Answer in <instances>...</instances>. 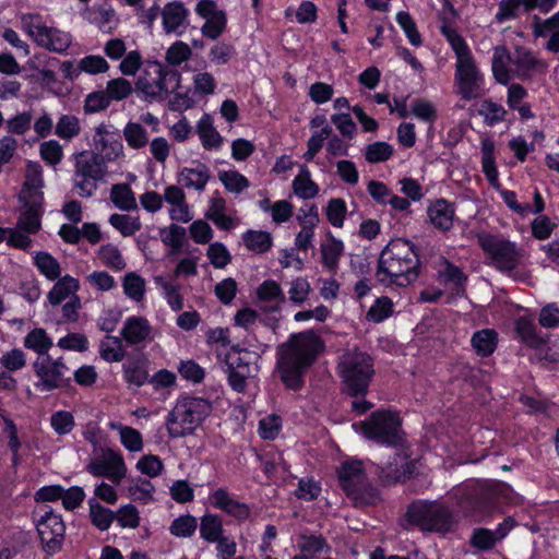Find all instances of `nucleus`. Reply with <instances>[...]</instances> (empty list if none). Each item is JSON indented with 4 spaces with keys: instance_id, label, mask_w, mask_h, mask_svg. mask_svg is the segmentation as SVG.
<instances>
[{
    "instance_id": "57",
    "label": "nucleus",
    "mask_w": 559,
    "mask_h": 559,
    "mask_svg": "<svg viewBox=\"0 0 559 559\" xmlns=\"http://www.w3.org/2000/svg\"><path fill=\"white\" fill-rule=\"evenodd\" d=\"M396 22L404 31L406 37L413 46L421 45V36L417 31L416 23L411 14L406 11H401L396 14Z\"/></svg>"
},
{
    "instance_id": "36",
    "label": "nucleus",
    "mask_w": 559,
    "mask_h": 559,
    "mask_svg": "<svg viewBox=\"0 0 559 559\" xmlns=\"http://www.w3.org/2000/svg\"><path fill=\"white\" fill-rule=\"evenodd\" d=\"M438 274L439 278L443 283H449L453 285L452 289L455 292L456 295H460L464 292V286L467 277L460 267L455 266L449 261H444Z\"/></svg>"
},
{
    "instance_id": "43",
    "label": "nucleus",
    "mask_w": 559,
    "mask_h": 559,
    "mask_svg": "<svg viewBox=\"0 0 559 559\" xmlns=\"http://www.w3.org/2000/svg\"><path fill=\"white\" fill-rule=\"evenodd\" d=\"M81 132V123L74 115H61L55 127V134L66 141L78 136Z\"/></svg>"
},
{
    "instance_id": "15",
    "label": "nucleus",
    "mask_w": 559,
    "mask_h": 559,
    "mask_svg": "<svg viewBox=\"0 0 559 559\" xmlns=\"http://www.w3.org/2000/svg\"><path fill=\"white\" fill-rule=\"evenodd\" d=\"M92 142L94 147L92 152L102 156L106 163L115 162L123 156V145L119 133L112 131L106 123L95 127Z\"/></svg>"
},
{
    "instance_id": "60",
    "label": "nucleus",
    "mask_w": 559,
    "mask_h": 559,
    "mask_svg": "<svg viewBox=\"0 0 559 559\" xmlns=\"http://www.w3.org/2000/svg\"><path fill=\"white\" fill-rule=\"evenodd\" d=\"M310 292L309 282L304 277H297L290 282L288 297L295 305H301L308 299Z\"/></svg>"
},
{
    "instance_id": "53",
    "label": "nucleus",
    "mask_w": 559,
    "mask_h": 559,
    "mask_svg": "<svg viewBox=\"0 0 559 559\" xmlns=\"http://www.w3.org/2000/svg\"><path fill=\"white\" fill-rule=\"evenodd\" d=\"M98 257L105 265L112 270L122 271L126 267V262L120 250L111 243L102 246L98 251Z\"/></svg>"
},
{
    "instance_id": "28",
    "label": "nucleus",
    "mask_w": 559,
    "mask_h": 559,
    "mask_svg": "<svg viewBox=\"0 0 559 559\" xmlns=\"http://www.w3.org/2000/svg\"><path fill=\"white\" fill-rule=\"evenodd\" d=\"M197 132L205 150H217L223 144V138L213 126L212 117L203 115L197 124Z\"/></svg>"
},
{
    "instance_id": "17",
    "label": "nucleus",
    "mask_w": 559,
    "mask_h": 559,
    "mask_svg": "<svg viewBox=\"0 0 559 559\" xmlns=\"http://www.w3.org/2000/svg\"><path fill=\"white\" fill-rule=\"evenodd\" d=\"M211 506L225 512L227 515L243 522L250 516L248 504L235 499L225 488H217L209 496Z\"/></svg>"
},
{
    "instance_id": "21",
    "label": "nucleus",
    "mask_w": 559,
    "mask_h": 559,
    "mask_svg": "<svg viewBox=\"0 0 559 559\" xmlns=\"http://www.w3.org/2000/svg\"><path fill=\"white\" fill-rule=\"evenodd\" d=\"M211 178L210 168L199 162H193L191 166L183 167L177 175L178 183L187 189L203 191Z\"/></svg>"
},
{
    "instance_id": "30",
    "label": "nucleus",
    "mask_w": 559,
    "mask_h": 559,
    "mask_svg": "<svg viewBox=\"0 0 559 559\" xmlns=\"http://www.w3.org/2000/svg\"><path fill=\"white\" fill-rule=\"evenodd\" d=\"M110 201L121 211L138 209L135 195L128 183H117L110 189Z\"/></svg>"
},
{
    "instance_id": "44",
    "label": "nucleus",
    "mask_w": 559,
    "mask_h": 559,
    "mask_svg": "<svg viewBox=\"0 0 559 559\" xmlns=\"http://www.w3.org/2000/svg\"><path fill=\"white\" fill-rule=\"evenodd\" d=\"M88 506L92 524L100 531H107L115 520V513L95 499H90Z\"/></svg>"
},
{
    "instance_id": "31",
    "label": "nucleus",
    "mask_w": 559,
    "mask_h": 559,
    "mask_svg": "<svg viewBox=\"0 0 559 559\" xmlns=\"http://www.w3.org/2000/svg\"><path fill=\"white\" fill-rule=\"evenodd\" d=\"M344 246L341 240L330 237L321 245V260L324 267L335 273L340 258L343 254Z\"/></svg>"
},
{
    "instance_id": "6",
    "label": "nucleus",
    "mask_w": 559,
    "mask_h": 559,
    "mask_svg": "<svg viewBox=\"0 0 559 559\" xmlns=\"http://www.w3.org/2000/svg\"><path fill=\"white\" fill-rule=\"evenodd\" d=\"M340 371L350 395H365L374 373L371 357L359 350H350L342 356Z\"/></svg>"
},
{
    "instance_id": "19",
    "label": "nucleus",
    "mask_w": 559,
    "mask_h": 559,
    "mask_svg": "<svg viewBox=\"0 0 559 559\" xmlns=\"http://www.w3.org/2000/svg\"><path fill=\"white\" fill-rule=\"evenodd\" d=\"M153 328L144 317H129L121 329V336L130 346L144 344L152 338Z\"/></svg>"
},
{
    "instance_id": "46",
    "label": "nucleus",
    "mask_w": 559,
    "mask_h": 559,
    "mask_svg": "<svg viewBox=\"0 0 559 559\" xmlns=\"http://www.w3.org/2000/svg\"><path fill=\"white\" fill-rule=\"evenodd\" d=\"M99 353L106 361H121L124 357L122 341L117 336H106L99 345Z\"/></svg>"
},
{
    "instance_id": "48",
    "label": "nucleus",
    "mask_w": 559,
    "mask_h": 559,
    "mask_svg": "<svg viewBox=\"0 0 559 559\" xmlns=\"http://www.w3.org/2000/svg\"><path fill=\"white\" fill-rule=\"evenodd\" d=\"M155 283L162 288L167 304L174 311H179L183 308V298L180 294L179 285L165 281L162 277H156Z\"/></svg>"
},
{
    "instance_id": "4",
    "label": "nucleus",
    "mask_w": 559,
    "mask_h": 559,
    "mask_svg": "<svg viewBox=\"0 0 559 559\" xmlns=\"http://www.w3.org/2000/svg\"><path fill=\"white\" fill-rule=\"evenodd\" d=\"M211 403L202 397H182L167 418V431L171 438L192 433L211 413Z\"/></svg>"
},
{
    "instance_id": "55",
    "label": "nucleus",
    "mask_w": 559,
    "mask_h": 559,
    "mask_svg": "<svg viewBox=\"0 0 559 559\" xmlns=\"http://www.w3.org/2000/svg\"><path fill=\"white\" fill-rule=\"evenodd\" d=\"M105 92L109 103L120 102L132 93V85L128 80L117 78L108 81Z\"/></svg>"
},
{
    "instance_id": "25",
    "label": "nucleus",
    "mask_w": 559,
    "mask_h": 559,
    "mask_svg": "<svg viewBox=\"0 0 559 559\" xmlns=\"http://www.w3.org/2000/svg\"><path fill=\"white\" fill-rule=\"evenodd\" d=\"M80 289V282L75 277L67 274L57 278L56 284L49 290L47 299L51 306H58L62 301L72 296H78L76 292Z\"/></svg>"
},
{
    "instance_id": "50",
    "label": "nucleus",
    "mask_w": 559,
    "mask_h": 559,
    "mask_svg": "<svg viewBox=\"0 0 559 559\" xmlns=\"http://www.w3.org/2000/svg\"><path fill=\"white\" fill-rule=\"evenodd\" d=\"M393 146L386 142H374L366 146L365 159L370 164L383 163L393 155Z\"/></svg>"
},
{
    "instance_id": "34",
    "label": "nucleus",
    "mask_w": 559,
    "mask_h": 559,
    "mask_svg": "<svg viewBox=\"0 0 559 559\" xmlns=\"http://www.w3.org/2000/svg\"><path fill=\"white\" fill-rule=\"evenodd\" d=\"M294 192L301 199H312L319 192L318 185L311 180L307 166H301L299 174L293 180Z\"/></svg>"
},
{
    "instance_id": "24",
    "label": "nucleus",
    "mask_w": 559,
    "mask_h": 559,
    "mask_svg": "<svg viewBox=\"0 0 559 559\" xmlns=\"http://www.w3.org/2000/svg\"><path fill=\"white\" fill-rule=\"evenodd\" d=\"M23 209L17 218L16 227L22 228L27 234H37L41 228V216L44 213L43 201L36 202L21 200Z\"/></svg>"
},
{
    "instance_id": "35",
    "label": "nucleus",
    "mask_w": 559,
    "mask_h": 559,
    "mask_svg": "<svg viewBox=\"0 0 559 559\" xmlns=\"http://www.w3.org/2000/svg\"><path fill=\"white\" fill-rule=\"evenodd\" d=\"M34 264L39 273L48 281H56L61 276V266L57 259L45 251L36 252L34 255Z\"/></svg>"
},
{
    "instance_id": "3",
    "label": "nucleus",
    "mask_w": 559,
    "mask_h": 559,
    "mask_svg": "<svg viewBox=\"0 0 559 559\" xmlns=\"http://www.w3.org/2000/svg\"><path fill=\"white\" fill-rule=\"evenodd\" d=\"M341 488L356 507L374 506L381 498L368 480L361 461H345L337 469Z\"/></svg>"
},
{
    "instance_id": "23",
    "label": "nucleus",
    "mask_w": 559,
    "mask_h": 559,
    "mask_svg": "<svg viewBox=\"0 0 559 559\" xmlns=\"http://www.w3.org/2000/svg\"><path fill=\"white\" fill-rule=\"evenodd\" d=\"M164 31L167 34L181 35L187 27L188 10L181 2L167 3L162 12Z\"/></svg>"
},
{
    "instance_id": "16",
    "label": "nucleus",
    "mask_w": 559,
    "mask_h": 559,
    "mask_svg": "<svg viewBox=\"0 0 559 559\" xmlns=\"http://www.w3.org/2000/svg\"><path fill=\"white\" fill-rule=\"evenodd\" d=\"M197 13L205 20L201 27L204 37L217 39L226 29L227 17L223 10H218L213 0H201L195 8Z\"/></svg>"
},
{
    "instance_id": "9",
    "label": "nucleus",
    "mask_w": 559,
    "mask_h": 559,
    "mask_svg": "<svg viewBox=\"0 0 559 559\" xmlns=\"http://www.w3.org/2000/svg\"><path fill=\"white\" fill-rule=\"evenodd\" d=\"M478 243L490 260V264L503 273H510L518 267L523 251L515 243L500 236L481 234Z\"/></svg>"
},
{
    "instance_id": "7",
    "label": "nucleus",
    "mask_w": 559,
    "mask_h": 559,
    "mask_svg": "<svg viewBox=\"0 0 559 559\" xmlns=\"http://www.w3.org/2000/svg\"><path fill=\"white\" fill-rule=\"evenodd\" d=\"M406 518L424 531L448 532L454 518L448 507L438 501H415L407 508Z\"/></svg>"
},
{
    "instance_id": "33",
    "label": "nucleus",
    "mask_w": 559,
    "mask_h": 559,
    "mask_svg": "<svg viewBox=\"0 0 559 559\" xmlns=\"http://www.w3.org/2000/svg\"><path fill=\"white\" fill-rule=\"evenodd\" d=\"M223 521L219 515L205 513L200 521V536L207 543H214L224 534Z\"/></svg>"
},
{
    "instance_id": "8",
    "label": "nucleus",
    "mask_w": 559,
    "mask_h": 559,
    "mask_svg": "<svg viewBox=\"0 0 559 559\" xmlns=\"http://www.w3.org/2000/svg\"><path fill=\"white\" fill-rule=\"evenodd\" d=\"M21 23L24 32H26L38 46L50 51L63 53L72 43V37L69 33L57 27L45 25L39 14H23L21 16Z\"/></svg>"
},
{
    "instance_id": "51",
    "label": "nucleus",
    "mask_w": 559,
    "mask_h": 559,
    "mask_svg": "<svg viewBox=\"0 0 559 559\" xmlns=\"http://www.w3.org/2000/svg\"><path fill=\"white\" fill-rule=\"evenodd\" d=\"M258 298L261 301L283 304L286 298L281 285L272 280L264 281L257 290Z\"/></svg>"
},
{
    "instance_id": "59",
    "label": "nucleus",
    "mask_w": 559,
    "mask_h": 559,
    "mask_svg": "<svg viewBox=\"0 0 559 559\" xmlns=\"http://www.w3.org/2000/svg\"><path fill=\"white\" fill-rule=\"evenodd\" d=\"M479 115L484 117L488 126H493L504 120L507 111L501 105L491 100H485L480 105Z\"/></svg>"
},
{
    "instance_id": "10",
    "label": "nucleus",
    "mask_w": 559,
    "mask_h": 559,
    "mask_svg": "<svg viewBox=\"0 0 559 559\" xmlns=\"http://www.w3.org/2000/svg\"><path fill=\"white\" fill-rule=\"evenodd\" d=\"M400 417L389 411H377L359 424L360 432L377 443L397 445L402 441Z\"/></svg>"
},
{
    "instance_id": "18",
    "label": "nucleus",
    "mask_w": 559,
    "mask_h": 559,
    "mask_svg": "<svg viewBox=\"0 0 559 559\" xmlns=\"http://www.w3.org/2000/svg\"><path fill=\"white\" fill-rule=\"evenodd\" d=\"M512 78L521 80L530 79L534 73H543L547 63L537 59L533 52L524 47H516L512 56Z\"/></svg>"
},
{
    "instance_id": "45",
    "label": "nucleus",
    "mask_w": 559,
    "mask_h": 559,
    "mask_svg": "<svg viewBox=\"0 0 559 559\" xmlns=\"http://www.w3.org/2000/svg\"><path fill=\"white\" fill-rule=\"evenodd\" d=\"M109 223L124 237L133 236L142 228L139 217H133L127 214L115 213L110 215Z\"/></svg>"
},
{
    "instance_id": "26",
    "label": "nucleus",
    "mask_w": 559,
    "mask_h": 559,
    "mask_svg": "<svg viewBox=\"0 0 559 559\" xmlns=\"http://www.w3.org/2000/svg\"><path fill=\"white\" fill-rule=\"evenodd\" d=\"M512 56L504 46L493 48L491 70L496 81L502 85H507L512 79Z\"/></svg>"
},
{
    "instance_id": "27",
    "label": "nucleus",
    "mask_w": 559,
    "mask_h": 559,
    "mask_svg": "<svg viewBox=\"0 0 559 559\" xmlns=\"http://www.w3.org/2000/svg\"><path fill=\"white\" fill-rule=\"evenodd\" d=\"M428 216L436 228L449 230L453 225L454 209L448 201L437 200L428 207Z\"/></svg>"
},
{
    "instance_id": "22",
    "label": "nucleus",
    "mask_w": 559,
    "mask_h": 559,
    "mask_svg": "<svg viewBox=\"0 0 559 559\" xmlns=\"http://www.w3.org/2000/svg\"><path fill=\"white\" fill-rule=\"evenodd\" d=\"M106 164L98 154L83 151L75 155L74 171L88 178L102 180L107 173Z\"/></svg>"
},
{
    "instance_id": "14",
    "label": "nucleus",
    "mask_w": 559,
    "mask_h": 559,
    "mask_svg": "<svg viewBox=\"0 0 559 559\" xmlns=\"http://www.w3.org/2000/svg\"><path fill=\"white\" fill-rule=\"evenodd\" d=\"M96 477H107L115 484H120L127 475V466L120 453L107 449L100 457L93 460L86 467Z\"/></svg>"
},
{
    "instance_id": "52",
    "label": "nucleus",
    "mask_w": 559,
    "mask_h": 559,
    "mask_svg": "<svg viewBox=\"0 0 559 559\" xmlns=\"http://www.w3.org/2000/svg\"><path fill=\"white\" fill-rule=\"evenodd\" d=\"M197 527V518L190 514H186L173 521L169 527V532L176 537L188 538L194 534Z\"/></svg>"
},
{
    "instance_id": "2",
    "label": "nucleus",
    "mask_w": 559,
    "mask_h": 559,
    "mask_svg": "<svg viewBox=\"0 0 559 559\" xmlns=\"http://www.w3.org/2000/svg\"><path fill=\"white\" fill-rule=\"evenodd\" d=\"M420 261L414 246L402 238L391 240L381 251L376 277L384 286L406 287L419 276Z\"/></svg>"
},
{
    "instance_id": "61",
    "label": "nucleus",
    "mask_w": 559,
    "mask_h": 559,
    "mask_svg": "<svg viewBox=\"0 0 559 559\" xmlns=\"http://www.w3.org/2000/svg\"><path fill=\"white\" fill-rule=\"evenodd\" d=\"M155 487L147 479H138L129 487L130 496L138 501L148 503L153 500Z\"/></svg>"
},
{
    "instance_id": "29",
    "label": "nucleus",
    "mask_w": 559,
    "mask_h": 559,
    "mask_svg": "<svg viewBox=\"0 0 559 559\" xmlns=\"http://www.w3.org/2000/svg\"><path fill=\"white\" fill-rule=\"evenodd\" d=\"M300 552L308 559H318L329 555L331 547L321 535H301L298 544Z\"/></svg>"
},
{
    "instance_id": "47",
    "label": "nucleus",
    "mask_w": 559,
    "mask_h": 559,
    "mask_svg": "<svg viewBox=\"0 0 559 559\" xmlns=\"http://www.w3.org/2000/svg\"><path fill=\"white\" fill-rule=\"evenodd\" d=\"M123 136L128 145L134 150L144 147L148 143L145 128L136 122H128L123 129Z\"/></svg>"
},
{
    "instance_id": "63",
    "label": "nucleus",
    "mask_w": 559,
    "mask_h": 559,
    "mask_svg": "<svg viewBox=\"0 0 559 559\" xmlns=\"http://www.w3.org/2000/svg\"><path fill=\"white\" fill-rule=\"evenodd\" d=\"M206 254L211 264L216 269H224L231 260L229 251L222 242L211 243Z\"/></svg>"
},
{
    "instance_id": "20",
    "label": "nucleus",
    "mask_w": 559,
    "mask_h": 559,
    "mask_svg": "<svg viewBox=\"0 0 559 559\" xmlns=\"http://www.w3.org/2000/svg\"><path fill=\"white\" fill-rule=\"evenodd\" d=\"M43 168L37 162H27L25 181L20 193V200L44 201Z\"/></svg>"
},
{
    "instance_id": "54",
    "label": "nucleus",
    "mask_w": 559,
    "mask_h": 559,
    "mask_svg": "<svg viewBox=\"0 0 559 559\" xmlns=\"http://www.w3.org/2000/svg\"><path fill=\"white\" fill-rule=\"evenodd\" d=\"M331 122L335 126L340 135L352 141L357 133V126L349 112H336L331 116Z\"/></svg>"
},
{
    "instance_id": "58",
    "label": "nucleus",
    "mask_w": 559,
    "mask_h": 559,
    "mask_svg": "<svg viewBox=\"0 0 559 559\" xmlns=\"http://www.w3.org/2000/svg\"><path fill=\"white\" fill-rule=\"evenodd\" d=\"M393 302L389 297H380L369 308L366 318L379 323L392 314Z\"/></svg>"
},
{
    "instance_id": "12",
    "label": "nucleus",
    "mask_w": 559,
    "mask_h": 559,
    "mask_svg": "<svg viewBox=\"0 0 559 559\" xmlns=\"http://www.w3.org/2000/svg\"><path fill=\"white\" fill-rule=\"evenodd\" d=\"M34 371L39 379L35 384L41 391H52L70 381L69 368L59 359H52L50 356L38 358L34 362Z\"/></svg>"
},
{
    "instance_id": "13",
    "label": "nucleus",
    "mask_w": 559,
    "mask_h": 559,
    "mask_svg": "<svg viewBox=\"0 0 559 559\" xmlns=\"http://www.w3.org/2000/svg\"><path fill=\"white\" fill-rule=\"evenodd\" d=\"M36 527L46 554L52 555L61 549L66 533L61 515L47 510L37 521Z\"/></svg>"
},
{
    "instance_id": "49",
    "label": "nucleus",
    "mask_w": 559,
    "mask_h": 559,
    "mask_svg": "<svg viewBox=\"0 0 559 559\" xmlns=\"http://www.w3.org/2000/svg\"><path fill=\"white\" fill-rule=\"evenodd\" d=\"M218 179L225 189L231 193H241L249 188V180L236 170L219 171Z\"/></svg>"
},
{
    "instance_id": "39",
    "label": "nucleus",
    "mask_w": 559,
    "mask_h": 559,
    "mask_svg": "<svg viewBox=\"0 0 559 559\" xmlns=\"http://www.w3.org/2000/svg\"><path fill=\"white\" fill-rule=\"evenodd\" d=\"M109 427L119 432L120 441L127 450L139 452L143 449L142 436L136 429L119 423H110Z\"/></svg>"
},
{
    "instance_id": "41",
    "label": "nucleus",
    "mask_w": 559,
    "mask_h": 559,
    "mask_svg": "<svg viewBox=\"0 0 559 559\" xmlns=\"http://www.w3.org/2000/svg\"><path fill=\"white\" fill-rule=\"evenodd\" d=\"M472 345L478 355L490 356L497 346V333L489 329L478 331L472 337Z\"/></svg>"
},
{
    "instance_id": "42",
    "label": "nucleus",
    "mask_w": 559,
    "mask_h": 559,
    "mask_svg": "<svg viewBox=\"0 0 559 559\" xmlns=\"http://www.w3.org/2000/svg\"><path fill=\"white\" fill-rule=\"evenodd\" d=\"M246 247L255 253H264L272 247L273 239L270 233L262 230H248L242 236Z\"/></svg>"
},
{
    "instance_id": "38",
    "label": "nucleus",
    "mask_w": 559,
    "mask_h": 559,
    "mask_svg": "<svg viewBox=\"0 0 559 559\" xmlns=\"http://www.w3.org/2000/svg\"><path fill=\"white\" fill-rule=\"evenodd\" d=\"M145 287V280L135 272H129L122 278L124 295L135 302H141L144 299Z\"/></svg>"
},
{
    "instance_id": "5",
    "label": "nucleus",
    "mask_w": 559,
    "mask_h": 559,
    "mask_svg": "<svg viewBox=\"0 0 559 559\" xmlns=\"http://www.w3.org/2000/svg\"><path fill=\"white\" fill-rule=\"evenodd\" d=\"M181 74L177 70H167L158 62H148L141 71L135 91L147 102L164 100L180 84Z\"/></svg>"
},
{
    "instance_id": "64",
    "label": "nucleus",
    "mask_w": 559,
    "mask_h": 559,
    "mask_svg": "<svg viewBox=\"0 0 559 559\" xmlns=\"http://www.w3.org/2000/svg\"><path fill=\"white\" fill-rule=\"evenodd\" d=\"M123 377L129 384L142 386L147 380V372L138 361H131L123 366Z\"/></svg>"
},
{
    "instance_id": "1",
    "label": "nucleus",
    "mask_w": 559,
    "mask_h": 559,
    "mask_svg": "<svg viewBox=\"0 0 559 559\" xmlns=\"http://www.w3.org/2000/svg\"><path fill=\"white\" fill-rule=\"evenodd\" d=\"M323 348V341L311 330L290 335L277 347V370L288 389L299 390L302 386L305 371Z\"/></svg>"
},
{
    "instance_id": "11",
    "label": "nucleus",
    "mask_w": 559,
    "mask_h": 559,
    "mask_svg": "<svg viewBox=\"0 0 559 559\" xmlns=\"http://www.w3.org/2000/svg\"><path fill=\"white\" fill-rule=\"evenodd\" d=\"M456 93L464 100H472L484 95V75L474 57L455 63Z\"/></svg>"
},
{
    "instance_id": "40",
    "label": "nucleus",
    "mask_w": 559,
    "mask_h": 559,
    "mask_svg": "<svg viewBox=\"0 0 559 559\" xmlns=\"http://www.w3.org/2000/svg\"><path fill=\"white\" fill-rule=\"evenodd\" d=\"M250 358V352L233 347L225 356V365L227 370L252 373L255 368L251 365Z\"/></svg>"
},
{
    "instance_id": "37",
    "label": "nucleus",
    "mask_w": 559,
    "mask_h": 559,
    "mask_svg": "<svg viewBox=\"0 0 559 559\" xmlns=\"http://www.w3.org/2000/svg\"><path fill=\"white\" fill-rule=\"evenodd\" d=\"M52 345L51 337L47 334L46 330L41 328L32 330L24 338V346L40 356L46 355Z\"/></svg>"
},
{
    "instance_id": "56",
    "label": "nucleus",
    "mask_w": 559,
    "mask_h": 559,
    "mask_svg": "<svg viewBox=\"0 0 559 559\" xmlns=\"http://www.w3.org/2000/svg\"><path fill=\"white\" fill-rule=\"evenodd\" d=\"M50 426L57 435L64 436L73 430L75 420L70 412L58 411L50 416Z\"/></svg>"
},
{
    "instance_id": "32",
    "label": "nucleus",
    "mask_w": 559,
    "mask_h": 559,
    "mask_svg": "<svg viewBox=\"0 0 559 559\" xmlns=\"http://www.w3.org/2000/svg\"><path fill=\"white\" fill-rule=\"evenodd\" d=\"M82 15L90 23L95 24L98 28L105 29L116 16L114 8L109 4L86 7Z\"/></svg>"
},
{
    "instance_id": "62",
    "label": "nucleus",
    "mask_w": 559,
    "mask_h": 559,
    "mask_svg": "<svg viewBox=\"0 0 559 559\" xmlns=\"http://www.w3.org/2000/svg\"><path fill=\"white\" fill-rule=\"evenodd\" d=\"M78 68L80 71L95 75L107 72L109 64L102 56L91 55L81 59L78 63Z\"/></svg>"
}]
</instances>
